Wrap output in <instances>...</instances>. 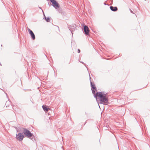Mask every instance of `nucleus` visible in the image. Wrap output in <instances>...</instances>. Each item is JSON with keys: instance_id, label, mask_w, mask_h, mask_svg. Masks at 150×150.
I'll return each mask as SVG.
<instances>
[{"instance_id": "nucleus-1", "label": "nucleus", "mask_w": 150, "mask_h": 150, "mask_svg": "<svg viewBox=\"0 0 150 150\" xmlns=\"http://www.w3.org/2000/svg\"><path fill=\"white\" fill-rule=\"evenodd\" d=\"M97 97L100 98V103L101 104L103 103H107L108 102V100L106 97V94L103 93L101 92H97L94 97L97 99Z\"/></svg>"}, {"instance_id": "nucleus-2", "label": "nucleus", "mask_w": 150, "mask_h": 150, "mask_svg": "<svg viewBox=\"0 0 150 150\" xmlns=\"http://www.w3.org/2000/svg\"><path fill=\"white\" fill-rule=\"evenodd\" d=\"M23 133L24 134L25 137H27L32 141H33V139L36 140L34 135L29 130L25 128H23Z\"/></svg>"}, {"instance_id": "nucleus-3", "label": "nucleus", "mask_w": 150, "mask_h": 150, "mask_svg": "<svg viewBox=\"0 0 150 150\" xmlns=\"http://www.w3.org/2000/svg\"><path fill=\"white\" fill-rule=\"evenodd\" d=\"M90 83L92 93L94 97L95 95H96V91H97L96 87L95 86L94 83L93 82H92L91 80L90 81Z\"/></svg>"}, {"instance_id": "nucleus-4", "label": "nucleus", "mask_w": 150, "mask_h": 150, "mask_svg": "<svg viewBox=\"0 0 150 150\" xmlns=\"http://www.w3.org/2000/svg\"><path fill=\"white\" fill-rule=\"evenodd\" d=\"M52 5L55 8H59L60 6L59 3L55 0H50Z\"/></svg>"}, {"instance_id": "nucleus-5", "label": "nucleus", "mask_w": 150, "mask_h": 150, "mask_svg": "<svg viewBox=\"0 0 150 150\" xmlns=\"http://www.w3.org/2000/svg\"><path fill=\"white\" fill-rule=\"evenodd\" d=\"M83 31L85 35H89V30L88 27L86 25H84L83 27Z\"/></svg>"}, {"instance_id": "nucleus-6", "label": "nucleus", "mask_w": 150, "mask_h": 150, "mask_svg": "<svg viewBox=\"0 0 150 150\" xmlns=\"http://www.w3.org/2000/svg\"><path fill=\"white\" fill-rule=\"evenodd\" d=\"M23 134V133H19L18 134H16V138L19 141H22L25 137V136Z\"/></svg>"}, {"instance_id": "nucleus-7", "label": "nucleus", "mask_w": 150, "mask_h": 150, "mask_svg": "<svg viewBox=\"0 0 150 150\" xmlns=\"http://www.w3.org/2000/svg\"><path fill=\"white\" fill-rule=\"evenodd\" d=\"M69 30L71 31L72 34H73V32L74 31L76 28V25L75 24H73L71 25H69L68 27Z\"/></svg>"}, {"instance_id": "nucleus-8", "label": "nucleus", "mask_w": 150, "mask_h": 150, "mask_svg": "<svg viewBox=\"0 0 150 150\" xmlns=\"http://www.w3.org/2000/svg\"><path fill=\"white\" fill-rule=\"evenodd\" d=\"M28 30L29 32V33L30 34L31 38H32L33 40H34L35 39V35L33 33V32L30 29L28 28Z\"/></svg>"}, {"instance_id": "nucleus-9", "label": "nucleus", "mask_w": 150, "mask_h": 150, "mask_svg": "<svg viewBox=\"0 0 150 150\" xmlns=\"http://www.w3.org/2000/svg\"><path fill=\"white\" fill-rule=\"evenodd\" d=\"M110 10L113 11H116L117 10V7H113L112 6H110Z\"/></svg>"}, {"instance_id": "nucleus-10", "label": "nucleus", "mask_w": 150, "mask_h": 150, "mask_svg": "<svg viewBox=\"0 0 150 150\" xmlns=\"http://www.w3.org/2000/svg\"><path fill=\"white\" fill-rule=\"evenodd\" d=\"M42 108L44 110L45 112H48L49 109V108H48L47 106L46 105H43L42 106Z\"/></svg>"}, {"instance_id": "nucleus-11", "label": "nucleus", "mask_w": 150, "mask_h": 150, "mask_svg": "<svg viewBox=\"0 0 150 150\" xmlns=\"http://www.w3.org/2000/svg\"><path fill=\"white\" fill-rule=\"evenodd\" d=\"M11 104V102L9 101H7L5 104L6 107H8L9 105Z\"/></svg>"}, {"instance_id": "nucleus-12", "label": "nucleus", "mask_w": 150, "mask_h": 150, "mask_svg": "<svg viewBox=\"0 0 150 150\" xmlns=\"http://www.w3.org/2000/svg\"><path fill=\"white\" fill-rule=\"evenodd\" d=\"M50 18L48 17L45 20L47 22H50Z\"/></svg>"}, {"instance_id": "nucleus-13", "label": "nucleus", "mask_w": 150, "mask_h": 150, "mask_svg": "<svg viewBox=\"0 0 150 150\" xmlns=\"http://www.w3.org/2000/svg\"><path fill=\"white\" fill-rule=\"evenodd\" d=\"M39 8H40V9H41V10H42V9L41 8L39 7ZM42 11V12H43V14H44V18H44V19H45L47 18H46V17L45 16V14H44V12L43 11Z\"/></svg>"}, {"instance_id": "nucleus-14", "label": "nucleus", "mask_w": 150, "mask_h": 150, "mask_svg": "<svg viewBox=\"0 0 150 150\" xmlns=\"http://www.w3.org/2000/svg\"><path fill=\"white\" fill-rule=\"evenodd\" d=\"M77 51H78V53H79L81 51L79 49H78Z\"/></svg>"}, {"instance_id": "nucleus-15", "label": "nucleus", "mask_w": 150, "mask_h": 150, "mask_svg": "<svg viewBox=\"0 0 150 150\" xmlns=\"http://www.w3.org/2000/svg\"><path fill=\"white\" fill-rule=\"evenodd\" d=\"M129 10L131 13H134L133 12V11L132 10H131L130 9H129Z\"/></svg>"}, {"instance_id": "nucleus-16", "label": "nucleus", "mask_w": 150, "mask_h": 150, "mask_svg": "<svg viewBox=\"0 0 150 150\" xmlns=\"http://www.w3.org/2000/svg\"><path fill=\"white\" fill-rule=\"evenodd\" d=\"M89 76H90L89 79H90V81H91V77L90 75H89Z\"/></svg>"}, {"instance_id": "nucleus-17", "label": "nucleus", "mask_w": 150, "mask_h": 150, "mask_svg": "<svg viewBox=\"0 0 150 150\" xmlns=\"http://www.w3.org/2000/svg\"><path fill=\"white\" fill-rule=\"evenodd\" d=\"M80 62L81 63H82L83 64H84V63H83V62Z\"/></svg>"}, {"instance_id": "nucleus-18", "label": "nucleus", "mask_w": 150, "mask_h": 150, "mask_svg": "<svg viewBox=\"0 0 150 150\" xmlns=\"http://www.w3.org/2000/svg\"><path fill=\"white\" fill-rule=\"evenodd\" d=\"M104 4L105 5H106V4H105V3H104Z\"/></svg>"}, {"instance_id": "nucleus-19", "label": "nucleus", "mask_w": 150, "mask_h": 150, "mask_svg": "<svg viewBox=\"0 0 150 150\" xmlns=\"http://www.w3.org/2000/svg\"><path fill=\"white\" fill-rule=\"evenodd\" d=\"M31 101L32 102V103H33V102L31 100Z\"/></svg>"}, {"instance_id": "nucleus-20", "label": "nucleus", "mask_w": 150, "mask_h": 150, "mask_svg": "<svg viewBox=\"0 0 150 150\" xmlns=\"http://www.w3.org/2000/svg\"><path fill=\"white\" fill-rule=\"evenodd\" d=\"M0 64V65H1V64Z\"/></svg>"}, {"instance_id": "nucleus-21", "label": "nucleus", "mask_w": 150, "mask_h": 150, "mask_svg": "<svg viewBox=\"0 0 150 150\" xmlns=\"http://www.w3.org/2000/svg\"><path fill=\"white\" fill-rule=\"evenodd\" d=\"M47 1H49V0H46Z\"/></svg>"}]
</instances>
